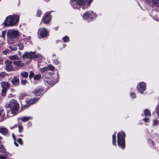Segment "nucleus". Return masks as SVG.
Returning a JSON list of instances; mask_svg holds the SVG:
<instances>
[{"instance_id":"nucleus-1","label":"nucleus","mask_w":159,"mask_h":159,"mask_svg":"<svg viewBox=\"0 0 159 159\" xmlns=\"http://www.w3.org/2000/svg\"><path fill=\"white\" fill-rule=\"evenodd\" d=\"M19 16L17 14H13L8 16L3 24L5 26H15L19 22Z\"/></svg>"},{"instance_id":"nucleus-2","label":"nucleus","mask_w":159,"mask_h":159,"mask_svg":"<svg viewBox=\"0 0 159 159\" xmlns=\"http://www.w3.org/2000/svg\"><path fill=\"white\" fill-rule=\"evenodd\" d=\"M7 107L10 108L11 111V112L7 113L6 116H4L5 118L13 116L18 111L19 108L18 103L16 100L12 99L10 101Z\"/></svg>"},{"instance_id":"nucleus-3","label":"nucleus","mask_w":159,"mask_h":159,"mask_svg":"<svg viewBox=\"0 0 159 159\" xmlns=\"http://www.w3.org/2000/svg\"><path fill=\"white\" fill-rule=\"evenodd\" d=\"M93 0H77V3L74 4L73 7L74 9H85L86 2L89 5Z\"/></svg>"},{"instance_id":"nucleus-4","label":"nucleus","mask_w":159,"mask_h":159,"mask_svg":"<svg viewBox=\"0 0 159 159\" xmlns=\"http://www.w3.org/2000/svg\"><path fill=\"white\" fill-rule=\"evenodd\" d=\"M125 135L123 132H119L117 134V143L118 146L122 149L125 148Z\"/></svg>"},{"instance_id":"nucleus-5","label":"nucleus","mask_w":159,"mask_h":159,"mask_svg":"<svg viewBox=\"0 0 159 159\" xmlns=\"http://www.w3.org/2000/svg\"><path fill=\"white\" fill-rule=\"evenodd\" d=\"M19 35V32L17 30L11 29L8 30L7 35L8 39L11 41L16 39Z\"/></svg>"},{"instance_id":"nucleus-6","label":"nucleus","mask_w":159,"mask_h":159,"mask_svg":"<svg viewBox=\"0 0 159 159\" xmlns=\"http://www.w3.org/2000/svg\"><path fill=\"white\" fill-rule=\"evenodd\" d=\"M96 17V15L92 11H87L84 13L83 15L84 19L88 21H90L92 20L93 18Z\"/></svg>"},{"instance_id":"nucleus-7","label":"nucleus","mask_w":159,"mask_h":159,"mask_svg":"<svg viewBox=\"0 0 159 159\" xmlns=\"http://www.w3.org/2000/svg\"><path fill=\"white\" fill-rule=\"evenodd\" d=\"M52 19V16L48 12L46 13L44 15L42 19V21L43 23L48 24L50 21Z\"/></svg>"},{"instance_id":"nucleus-8","label":"nucleus","mask_w":159,"mask_h":159,"mask_svg":"<svg viewBox=\"0 0 159 159\" xmlns=\"http://www.w3.org/2000/svg\"><path fill=\"white\" fill-rule=\"evenodd\" d=\"M137 88L139 92L143 93L146 89V84L143 82H140L138 84Z\"/></svg>"},{"instance_id":"nucleus-9","label":"nucleus","mask_w":159,"mask_h":159,"mask_svg":"<svg viewBox=\"0 0 159 159\" xmlns=\"http://www.w3.org/2000/svg\"><path fill=\"white\" fill-rule=\"evenodd\" d=\"M38 33H40V36L43 38L46 37L48 35V32L46 29L43 28L39 29Z\"/></svg>"},{"instance_id":"nucleus-10","label":"nucleus","mask_w":159,"mask_h":159,"mask_svg":"<svg viewBox=\"0 0 159 159\" xmlns=\"http://www.w3.org/2000/svg\"><path fill=\"white\" fill-rule=\"evenodd\" d=\"M35 52H25L23 55V58H26L31 59L34 58L35 56Z\"/></svg>"},{"instance_id":"nucleus-11","label":"nucleus","mask_w":159,"mask_h":159,"mask_svg":"<svg viewBox=\"0 0 159 159\" xmlns=\"http://www.w3.org/2000/svg\"><path fill=\"white\" fill-rule=\"evenodd\" d=\"M44 80L46 84H47L49 85H53L56 83L55 81L54 80H52L50 78H48L46 76L44 77Z\"/></svg>"},{"instance_id":"nucleus-12","label":"nucleus","mask_w":159,"mask_h":159,"mask_svg":"<svg viewBox=\"0 0 159 159\" xmlns=\"http://www.w3.org/2000/svg\"><path fill=\"white\" fill-rule=\"evenodd\" d=\"M33 92L35 96H40L43 92V89L42 88H38L34 90Z\"/></svg>"},{"instance_id":"nucleus-13","label":"nucleus","mask_w":159,"mask_h":159,"mask_svg":"<svg viewBox=\"0 0 159 159\" xmlns=\"http://www.w3.org/2000/svg\"><path fill=\"white\" fill-rule=\"evenodd\" d=\"M12 62L9 60L7 61V63L6 64V69L8 71H10L12 70L11 66Z\"/></svg>"},{"instance_id":"nucleus-14","label":"nucleus","mask_w":159,"mask_h":159,"mask_svg":"<svg viewBox=\"0 0 159 159\" xmlns=\"http://www.w3.org/2000/svg\"><path fill=\"white\" fill-rule=\"evenodd\" d=\"M12 84L15 85L17 86L19 84V80L17 77L14 76L11 80Z\"/></svg>"},{"instance_id":"nucleus-15","label":"nucleus","mask_w":159,"mask_h":159,"mask_svg":"<svg viewBox=\"0 0 159 159\" xmlns=\"http://www.w3.org/2000/svg\"><path fill=\"white\" fill-rule=\"evenodd\" d=\"M1 86L2 89L7 90L10 87V84L7 82H3L1 83Z\"/></svg>"},{"instance_id":"nucleus-16","label":"nucleus","mask_w":159,"mask_h":159,"mask_svg":"<svg viewBox=\"0 0 159 159\" xmlns=\"http://www.w3.org/2000/svg\"><path fill=\"white\" fill-rule=\"evenodd\" d=\"M0 133L4 135H7L8 133V131L7 129L3 127H0Z\"/></svg>"},{"instance_id":"nucleus-17","label":"nucleus","mask_w":159,"mask_h":159,"mask_svg":"<svg viewBox=\"0 0 159 159\" xmlns=\"http://www.w3.org/2000/svg\"><path fill=\"white\" fill-rule=\"evenodd\" d=\"M13 64L16 66L18 67H22L24 65V64L21 63L20 60L18 58L17 59L16 61H14Z\"/></svg>"},{"instance_id":"nucleus-18","label":"nucleus","mask_w":159,"mask_h":159,"mask_svg":"<svg viewBox=\"0 0 159 159\" xmlns=\"http://www.w3.org/2000/svg\"><path fill=\"white\" fill-rule=\"evenodd\" d=\"M39 100L38 98H36L33 99H30L26 101L27 104L29 105L34 103L36 102Z\"/></svg>"},{"instance_id":"nucleus-19","label":"nucleus","mask_w":159,"mask_h":159,"mask_svg":"<svg viewBox=\"0 0 159 159\" xmlns=\"http://www.w3.org/2000/svg\"><path fill=\"white\" fill-rule=\"evenodd\" d=\"M6 31L4 30L2 32V34L0 35V38H1L2 41H3L5 39L4 36L6 34Z\"/></svg>"},{"instance_id":"nucleus-20","label":"nucleus","mask_w":159,"mask_h":159,"mask_svg":"<svg viewBox=\"0 0 159 159\" xmlns=\"http://www.w3.org/2000/svg\"><path fill=\"white\" fill-rule=\"evenodd\" d=\"M31 118V117L24 116L21 118V120L22 122H25L30 120Z\"/></svg>"},{"instance_id":"nucleus-21","label":"nucleus","mask_w":159,"mask_h":159,"mask_svg":"<svg viewBox=\"0 0 159 159\" xmlns=\"http://www.w3.org/2000/svg\"><path fill=\"white\" fill-rule=\"evenodd\" d=\"M0 115H1L4 119L6 118L4 117V116H6L7 115H5V114H4L3 109L1 107H0Z\"/></svg>"},{"instance_id":"nucleus-22","label":"nucleus","mask_w":159,"mask_h":159,"mask_svg":"<svg viewBox=\"0 0 159 159\" xmlns=\"http://www.w3.org/2000/svg\"><path fill=\"white\" fill-rule=\"evenodd\" d=\"M20 75L22 76L25 78H27L28 76V73L25 71H24L21 73Z\"/></svg>"},{"instance_id":"nucleus-23","label":"nucleus","mask_w":159,"mask_h":159,"mask_svg":"<svg viewBox=\"0 0 159 159\" xmlns=\"http://www.w3.org/2000/svg\"><path fill=\"white\" fill-rule=\"evenodd\" d=\"M18 58L17 55H14L9 57V59L11 60H15Z\"/></svg>"},{"instance_id":"nucleus-24","label":"nucleus","mask_w":159,"mask_h":159,"mask_svg":"<svg viewBox=\"0 0 159 159\" xmlns=\"http://www.w3.org/2000/svg\"><path fill=\"white\" fill-rule=\"evenodd\" d=\"M6 150L4 148L3 145L0 143V152L2 153L4 152H5Z\"/></svg>"},{"instance_id":"nucleus-25","label":"nucleus","mask_w":159,"mask_h":159,"mask_svg":"<svg viewBox=\"0 0 159 159\" xmlns=\"http://www.w3.org/2000/svg\"><path fill=\"white\" fill-rule=\"evenodd\" d=\"M144 114L145 116H151V114L150 113L148 109H146L144 111Z\"/></svg>"},{"instance_id":"nucleus-26","label":"nucleus","mask_w":159,"mask_h":159,"mask_svg":"<svg viewBox=\"0 0 159 159\" xmlns=\"http://www.w3.org/2000/svg\"><path fill=\"white\" fill-rule=\"evenodd\" d=\"M116 135L115 134H113L112 135V144L114 145H116Z\"/></svg>"},{"instance_id":"nucleus-27","label":"nucleus","mask_w":159,"mask_h":159,"mask_svg":"<svg viewBox=\"0 0 159 159\" xmlns=\"http://www.w3.org/2000/svg\"><path fill=\"white\" fill-rule=\"evenodd\" d=\"M10 48L11 50L15 51L17 49L16 46L15 44H12L10 46Z\"/></svg>"},{"instance_id":"nucleus-28","label":"nucleus","mask_w":159,"mask_h":159,"mask_svg":"<svg viewBox=\"0 0 159 159\" xmlns=\"http://www.w3.org/2000/svg\"><path fill=\"white\" fill-rule=\"evenodd\" d=\"M41 75L40 74H37L34 75V80H38L40 79L41 78Z\"/></svg>"},{"instance_id":"nucleus-29","label":"nucleus","mask_w":159,"mask_h":159,"mask_svg":"<svg viewBox=\"0 0 159 159\" xmlns=\"http://www.w3.org/2000/svg\"><path fill=\"white\" fill-rule=\"evenodd\" d=\"M48 68V69L51 71H53L55 69L54 67L51 65H49Z\"/></svg>"},{"instance_id":"nucleus-30","label":"nucleus","mask_w":159,"mask_h":159,"mask_svg":"<svg viewBox=\"0 0 159 159\" xmlns=\"http://www.w3.org/2000/svg\"><path fill=\"white\" fill-rule=\"evenodd\" d=\"M65 43L68 42L69 41V38L67 36H65L62 38Z\"/></svg>"},{"instance_id":"nucleus-31","label":"nucleus","mask_w":159,"mask_h":159,"mask_svg":"<svg viewBox=\"0 0 159 159\" xmlns=\"http://www.w3.org/2000/svg\"><path fill=\"white\" fill-rule=\"evenodd\" d=\"M26 96V95L25 93H21L19 95V98L20 99H22Z\"/></svg>"},{"instance_id":"nucleus-32","label":"nucleus","mask_w":159,"mask_h":159,"mask_svg":"<svg viewBox=\"0 0 159 159\" xmlns=\"http://www.w3.org/2000/svg\"><path fill=\"white\" fill-rule=\"evenodd\" d=\"M48 69V67H44L42 68H40V70L42 73H43L45 72V71L47 70Z\"/></svg>"},{"instance_id":"nucleus-33","label":"nucleus","mask_w":159,"mask_h":159,"mask_svg":"<svg viewBox=\"0 0 159 159\" xmlns=\"http://www.w3.org/2000/svg\"><path fill=\"white\" fill-rule=\"evenodd\" d=\"M159 124V121L157 119H155L153 120V125H158Z\"/></svg>"},{"instance_id":"nucleus-34","label":"nucleus","mask_w":159,"mask_h":159,"mask_svg":"<svg viewBox=\"0 0 159 159\" xmlns=\"http://www.w3.org/2000/svg\"><path fill=\"white\" fill-rule=\"evenodd\" d=\"M42 15V12L41 11H38L37 12L36 16L38 17H40Z\"/></svg>"},{"instance_id":"nucleus-35","label":"nucleus","mask_w":159,"mask_h":159,"mask_svg":"<svg viewBox=\"0 0 159 159\" xmlns=\"http://www.w3.org/2000/svg\"><path fill=\"white\" fill-rule=\"evenodd\" d=\"M7 90L6 89H2V90L1 93L2 96H4L6 95V92Z\"/></svg>"},{"instance_id":"nucleus-36","label":"nucleus","mask_w":159,"mask_h":159,"mask_svg":"<svg viewBox=\"0 0 159 159\" xmlns=\"http://www.w3.org/2000/svg\"><path fill=\"white\" fill-rule=\"evenodd\" d=\"M18 46L19 47V49L20 50L22 49L24 47V44L22 43L18 44Z\"/></svg>"},{"instance_id":"nucleus-37","label":"nucleus","mask_w":159,"mask_h":159,"mask_svg":"<svg viewBox=\"0 0 159 159\" xmlns=\"http://www.w3.org/2000/svg\"><path fill=\"white\" fill-rule=\"evenodd\" d=\"M19 132L21 133L23 131V127L22 126L19 125L18 126Z\"/></svg>"},{"instance_id":"nucleus-38","label":"nucleus","mask_w":159,"mask_h":159,"mask_svg":"<svg viewBox=\"0 0 159 159\" xmlns=\"http://www.w3.org/2000/svg\"><path fill=\"white\" fill-rule=\"evenodd\" d=\"M9 52V51L8 49H5L2 52V53L4 55H7L8 53Z\"/></svg>"},{"instance_id":"nucleus-39","label":"nucleus","mask_w":159,"mask_h":159,"mask_svg":"<svg viewBox=\"0 0 159 159\" xmlns=\"http://www.w3.org/2000/svg\"><path fill=\"white\" fill-rule=\"evenodd\" d=\"M28 83V81L26 80H21V83L23 85H25Z\"/></svg>"},{"instance_id":"nucleus-40","label":"nucleus","mask_w":159,"mask_h":159,"mask_svg":"<svg viewBox=\"0 0 159 159\" xmlns=\"http://www.w3.org/2000/svg\"><path fill=\"white\" fill-rule=\"evenodd\" d=\"M6 74L4 72H1L0 73V78H3L5 77Z\"/></svg>"},{"instance_id":"nucleus-41","label":"nucleus","mask_w":159,"mask_h":159,"mask_svg":"<svg viewBox=\"0 0 159 159\" xmlns=\"http://www.w3.org/2000/svg\"><path fill=\"white\" fill-rule=\"evenodd\" d=\"M34 73L32 71H30L29 75V77L30 79H31L34 76Z\"/></svg>"},{"instance_id":"nucleus-42","label":"nucleus","mask_w":159,"mask_h":159,"mask_svg":"<svg viewBox=\"0 0 159 159\" xmlns=\"http://www.w3.org/2000/svg\"><path fill=\"white\" fill-rule=\"evenodd\" d=\"M130 95L131 97L133 98H135L136 97V94L135 93H130Z\"/></svg>"},{"instance_id":"nucleus-43","label":"nucleus","mask_w":159,"mask_h":159,"mask_svg":"<svg viewBox=\"0 0 159 159\" xmlns=\"http://www.w3.org/2000/svg\"><path fill=\"white\" fill-rule=\"evenodd\" d=\"M18 142L21 145L22 144V141L21 139L19 138L18 140Z\"/></svg>"},{"instance_id":"nucleus-44","label":"nucleus","mask_w":159,"mask_h":159,"mask_svg":"<svg viewBox=\"0 0 159 159\" xmlns=\"http://www.w3.org/2000/svg\"><path fill=\"white\" fill-rule=\"evenodd\" d=\"M35 56L34 57L36 58H39L41 57V56L40 55H39V54L35 55Z\"/></svg>"},{"instance_id":"nucleus-45","label":"nucleus","mask_w":159,"mask_h":159,"mask_svg":"<svg viewBox=\"0 0 159 159\" xmlns=\"http://www.w3.org/2000/svg\"><path fill=\"white\" fill-rule=\"evenodd\" d=\"M54 63L55 64H57L59 63V61L57 59H55L54 60Z\"/></svg>"},{"instance_id":"nucleus-46","label":"nucleus","mask_w":159,"mask_h":159,"mask_svg":"<svg viewBox=\"0 0 159 159\" xmlns=\"http://www.w3.org/2000/svg\"><path fill=\"white\" fill-rule=\"evenodd\" d=\"M6 157L3 156H0V159H5Z\"/></svg>"},{"instance_id":"nucleus-47","label":"nucleus","mask_w":159,"mask_h":159,"mask_svg":"<svg viewBox=\"0 0 159 159\" xmlns=\"http://www.w3.org/2000/svg\"><path fill=\"white\" fill-rule=\"evenodd\" d=\"M148 120V118H144L143 119V120H144L145 122H147Z\"/></svg>"},{"instance_id":"nucleus-48","label":"nucleus","mask_w":159,"mask_h":159,"mask_svg":"<svg viewBox=\"0 0 159 159\" xmlns=\"http://www.w3.org/2000/svg\"><path fill=\"white\" fill-rule=\"evenodd\" d=\"M17 127V125H14V126H12L10 127V129H13L14 128H16Z\"/></svg>"},{"instance_id":"nucleus-49","label":"nucleus","mask_w":159,"mask_h":159,"mask_svg":"<svg viewBox=\"0 0 159 159\" xmlns=\"http://www.w3.org/2000/svg\"><path fill=\"white\" fill-rule=\"evenodd\" d=\"M14 143L15 145L17 147L18 146V144L16 142V141H14Z\"/></svg>"},{"instance_id":"nucleus-50","label":"nucleus","mask_w":159,"mask_h":159,"mask_svg":"<svg viewBox=\"0 0 159 159\" xmlns=\"http://www.w3.org/2000/svg\"><path fill=\"white\" fill-rule=\"evenodd\" d=\"M12 136L13 137V139L15 140V135H14L13 133L12 134Z\"/></svg>"},{"instance_id":"nucleus-51","label":"nucleus","mask_w":159,"mask_h":159,"mask_svg":"<svg viewBox=\"0 0 159 159\" xmlns=\"http://www.w3.org/2000/svg\"><path fill=\"white\" fill-rule=\"evenodd\" d=\"M157 112L158 115L159 116V109L157 110Z\"/></svg>"},{"instance_id":"nucleus-52","label":"nucleus","mask_w":159,"mask_h":159,"mask_svg":"<svg viewBox=\"0 0 159 159\" xmlns=\"http://www.w3.org/2000/svg\"><path fill=\"white\" fill-rule=\"evenodd\" d=\"M40 65H41V63L39 62L38 64L39 66L40 67Z\"/></svg>"},{"instance_id":"nucleus-53","label":"nucleus","mask_w":159,"mask_h":159,"mask_svg":"<svg viewBox=\"0 0 159 159\" xmlns=\"http://www.w3.org/2000/svg\"><path fill=\"white\" fill-rule=\"evenodd\" d=\"M49 1V0H46V2H48Z\"/></svg>"},{"instance_id":"nucleus-54","label":"nucleus","mask_w":159,"mask_h":159,"mask_svg":"<svg viewBox=\"0 0 159 159\" xmlns=\"http://www.w3.org/2000/svg\"><path fill=\"white\" fill-rule=\"evenodd\" d=\"M71 1H75V0H71Z\"/></svg>"},{"instance_id":"nucleus-55","label":"nucleus","mask_w":159,"mask_h":159,"mask_svg":"<svg viewBox=\"0 0 159 159\" xmlns=\"http://www.w3.org/2000/svg\"><path fill=\"white\" fill-rule=\"evenodd\" d=\"M2 139V138L1 137H0V139Z\"/></svg>"},{"instance_id":"nucleus-56","label":"nucleus","mask_w":159,"mask_h":159,"mask_svg":"<svg viewBox=\"0 0 159 159\" xmlns=\"http://www.w3.org/2000/svg\"><path fill=\"white\" fill-rule=\"evenodd\" d=\"M53 56H55V54L53 55Z\"/></svg>"},{"instance_id":"nucleus-57","label":"nucleus","mask_w":159,"mask_h":159,"mask_svg":"<svg viewBox=\"0 0 159 159\" xmlns=\"http://www.w3.org/2000/svg\"><path fill=\"white\" fill-rule=\"evenodd\" d=\"M1 0H0V1H1Z\"/></svg>"}]
</instances>
